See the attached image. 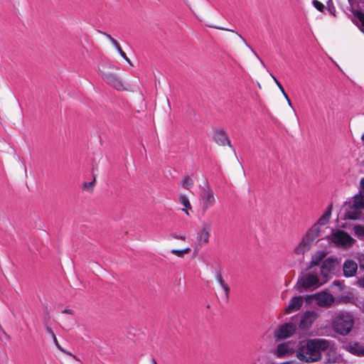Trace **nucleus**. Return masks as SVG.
<instances>
[{"mask_svg": "<svg viewBox=\"0 0 364 364\" xmlns=\"http://www.w3.org/2000/svg\"><path fill=\"white\" fill-rule=\"evenodd\" d=\"M350 352L357 355H364V346L359 342H354L350 345Z\"/></svg>", "mask_w": 364, "mask_h": 364, "instance_id": "nucleus-21", "label": "nucleus"}, {"mask_svg": "<svg viewBox=\"0 0 364 364\" xmlns=\"http://www.w3.org/2000/svg\"><path fill=\"white\" fill-rule=\"evenodd\" d=\"M355 234L358 237H364V227L361 225H355L354 227Z\"/></svg>", "mask_w": 364, "mask_h": 364, "instance_id": "nucleus-30", "label": "nucleus"}, {"mask_svg": "<svg viewBox=\"0 0 364 364\" xmlns=\"http://www.w3.org/2000/svg\"><path fill=\"white\" fill-rule=\"evenodd\" d=\"M183 251V254L185 255V254H187V253H189L191 252V249L189 247H186L183 250H181Z\"/></svg>", "mask_w": 364, "mask_h": 364, "instance_id": "nucleus-46", "label": "nucleus"}, {"mask_svg": "<svg viewBox=\"0 0 364 364\" xmlns=\"http://www.w3.org/2000/svg\"><path fill=\"white\" fill-rule=\"evenodd\" d=\"M326 255V252H324V251H318V252H316V253H314L312 255L311 258L314 260H315L316 262H317V263L319 264V262L324 259Z\"/></svg>", "mask_w": 364, "mask_h": 364, "instance_id": "nucleus-25", "label": "nucleus"}, {"mask_svg": "<svg viewBox=\"0 0 364 364\" xmlns=\"http://www.w3.org/2000/svg\"><path fill=\"white\" fill-rule=\"evenodd\" d=\"M208 26L210 27V28H217V29H219V30L228 31H231V32L235 33V31L234 30L230 29V28H226L220 27V26H212V25H210ZM236 34L244 41V43L246 44L247 46L250 47V46L247 43L245 39L240 34H239L237 32H236Z\"/></svg>", "mask_w": 364, "mask_h": 364, "instance_id": "nucleus-29", "label": "nucleus"}, {"mask_svg": "<svg viewBox=\"0 0 364 364\" xmlns=\"http://www.w3.org/2000/svg\"><path fill=\"white\" fill-rule=\"evenodd\" d=\"M348 204H350L351 209H364V195L356 194L353 197V200L348 202Z\"/></svg>", "mask_w": 364, "mask_h": 364, "instance_id": "nucleus-20", "label": "nucleus"}, {"mask_svg": "<svg viewBox=\"0 0 364 364\" xmlns=\"http://www.w3.org/2000/svg\"><path fill=\"white\" fill-rule=\"evenodd\" d=\"M316 316L317 314L314 311H306L304 314L299 316V327L303 330H308Z\"/></svg>", "mask_w": 364, "mask_h": 364, "instance_id": "nucleus-9", "label": "nucleus"}, {"mask_svg": "<svg viewBox=\"0 0 364 364\" xmlns=\"http://www.w3.org/2000/svg\"><path fill=\"white\" fill-rule=\"evenodd\" d=\"M180 203L187 209H191L192 206L190 203L188 198L185 195H181L179 197Z\"/></svg>", "mask_w": 364, "mask_h": 364, "instance_id": "nucleus-26", "label": "nucleus"}, {"mask_svg": "<svg viewBox=\"0 0 364 364\" xmlns=\"http://www.w3.org/2000/svg\"><path fill=\"white\" fill-rule=\"evenodd\" d=\"M361 139H362L363 141H364V134L362 135Z\"/></svg>", "mask_w": 364, "mask_h": 364, "instance_id": "nucleus-54", "label": "nucleus"}, {"mask_svg": "<svg viewBox=\"0 0 364 364\" xmlns=\"http://www.w3.org/2000/svg\"><path fill=\"white\" fill-rule=\"evenodd\" d=\"M215 203V198L214 197L213 191L209 186H208L206 189L203 190L202 195L201 204L203 212L205 213L208 209L210 207L214 205Z\"/></svg>", "mask_w": 364, "mask_h": 364, "instance_id": "nucleus-10", "label": "nucleus"}, {"mask_svg": "<svg viewBox=\"0 0 364 364\" xmlns=\"http://www.w3.org/2000/svg\"><path fill=\"white\" fill-rule=\"evenodd\" d=\"M181 186L186 190H190L193 186V181L189 176H186L181 182Z\"/></svg>", "mask_w": 364, "mask_h": 364, "instance_id": "nucleus-24", "label": "nucleus"}, {"mask_svg": "<svg viewBox=\"0 0 364 364\" xmlns=\"http://www.w3.org/2000/svg\"><path fill=\"white\" fill-rule=\"evenodd\" d=\"M326 9L330 14L336 16V8L334 6L333 0H328L326 2Z\"/></svg>", "mask_w": 364, "mask_h": 364, "instance_id": "nucleus-27", "label": "nucleus"}, {"mask_svg": "<svg viewBox=\"0 0 364 364\" xmlns=\"http://www.w3.org/2000/svg\"><path fill=\"white\" fill-rule=\"evenodd\" d=\"M220 287L223 288V289H224L225 288L228 287V285L224 282L223 284H222V285H220Z\"/></svg>", "mask_w": 364, "mask_h": 364, "instance_id": "nucleus-48", "label": "nucleus"}, {"mask_svg": "<svg viewBox=\"0 0 364 364\" xmlns=\"http://www.w3.org/2000/svg\"><path fill=\"white\" fill-rule=\"evenodd\" d=\"M287 102H288V104L291 107V100L289 98V97L287 96V98H286Z\"/></svg>", "mask_w": 364, "mask_h": 364, "instance_id": "nucleus-49", "label": "nucleus"}, {"mask_svg": "<svg viewBox=\"0 0 364 364\" xmlns=\"http://www.w3.org/2000/svg\"><path fill=\"white\" fill-rule=\"evenodd\" d=\"M223 290H224V291H225V296H226V299H227V301H228V299H229V293H230V287H228L225 288Z\"/></svg>", "mask_w": 364, "mask_h": 364, "instance_id": "nucleus-44", "label": "nucleus"}, {"mask_svg": "<svg viewBox=\"0 0 364 364\" xmlns=\"http://www.w3.org/2000/svg\"><path fill=\"white\" fill-rule=\"evenodd\" d=\"M152 364H157V363L154 358L152 359Z\"/></svg>", "mask_w": 364, "mask_h": 364, "instance_id": "nucleus-51", "label": "nucleus"}, {"mask_svg": "<svg viewBox=\"0 0 364 364\" xmlns=\"http://www.w3.org/2000/svg\"><path fill=\"white\" fill-rule=\"evenodd\" d=\"M171 236L177 240H186V237L183 235H178L176 232H173L171 234Z\"/></svg>", "mask_w": 364, "mask_h": 364, "instance_id": "nucleus-37", "label": "nucleus"}, {"mask_svg": "<svg viewBox=\"0 0 364 364\" xmlns=\"http://www.w3.org/2000/svg\"><path fill=\"white\" fill-rule=\"evenodd\" d=\"M171 252L173 255H176L178 257H184V255L183 254V251L181 250H175V249H173V250H171Z\"/></svg>", "mask_w": 364, "mask_h": 364, "instance_id": "nucleus-38", "label": "nucleus"}, {"mask_svg": "<svg viewBox=\"0 0 364 364\" xmlns=\"http://www.w3.org/2000/svg\"><path fill=\"white\" fill-rule=\"evenodd\" d=\"M109 68H115V69H118V68L114 66V65H109Z\"/></svg>", "mask_w": 364, "mask_h": 364, "instance_id": "nucleus-52", "label": "nucleus"}, {"mask_svg": "<svg viewBox=\"0 0 364 364\" xmlns=\"http://www.w3.org/2000/svg\"><path fill=\"white\" fill-rule=\"evenodd\" d=\"M353 325L354 317L350 312L340 311L332 316V328L339 335H348Z\"/></svg>", "mask_w": 364, "mask_h": 364, "instance_id": "nucleus-3", "label": "nucleus"}, {"mask_svg": "<svg viewBox=\"0 0 364 364\" xmlns=\"http://www.w3.org/2000/svg\"><path fill=\"white\" fill-rule=\"evenodd\" d=\"M355 297L351 293H348L346 295L338 296L336 298V302L338 304H354L355 301Z\"/></svg>", "mask_w": 364, "mask_h": 364, "instance_id": "nucleus-23", "label": "nucleus"}, {"mask_svg": "<svg viewBox=\"0 0 364 364\" xmlns=\"http://www.w3.org/2000/svg\"><path fill=\"white\" fill-rule=\"evenodd\" d=\"M316 304L320 306H331L335 301V297L326 291L316 292Z\"/></svg>", "mask_w": 364, "mask_h": 364, "instance_id": "nucleus-13", "label": "nucleus"}, {"mask_svg": "<svg viewBox=\"0 0 364 364\" xmlns=\"http://www.w3.org/2000/svg\"><path fill=\"white\" fill-rule=\"evenodd\" d=\"M271 76L274 79L275 83L278 86L279 89L281 90V92L283 94V95L284 96V97L287 98V94L286 93V92H285L282 85L281 84V82L272 74H271Z\"/></svg>", "mask_w": 364, "mask_h": 364, "instance_id": "nucleus-32", "label": "nucleus"}, {"mask_svg": "<svg viewBox=\"0 0 364 364\" xmlns=\"http://www.w3.org/2000/svg\"><path fill=\"white\" fill-rule=\"evenodd\" d=\"M362 213L360 209L350 208V204L345 210L344 220H358L360 218Z\"/></svg>", "mask_w": 364, "mask_h": 364, "instance_id": "nucleus-18", "label": "nucleus"}, {"mask_svg": "<svg viewBox=\"0 0 364 364\" xmlns=\"http://www.w3.org/2000/svg\"><path fill=\"white\" fill-rule=\"evenodd\" d=\"M314 300L316 301V293L311 295H306L305 297V301L307 304H311Z\"/></svg>", "mask_w": 364, "mask_h": 364, "instance_id": "nucleus-34", "label": "nucleus"}, {"mask_svg": "<svg viewBox=\"0 0 364 364\" xmlns=\"http://www.w3.org/2000/svg\"><path fill=\"white\" fill-rule=\"evenodd\" d=\"M329 342L325 339H310L305 345L299 348L296 356L299 360L305 363L318 361L321 358V351L327 350Z\"/></svg>", "mask_w": 364, "mask_h": 364, "instance_id": "nucleus-1", "label": "nucleus"}, {"mask_svg": "<svg viewBox=\"0 0 364 364\" xmlns=\"http://www.w3.org/2000/svg\"><path fill=\"white\" fill-rule=\"evenodd\" d=\"M106 67L107 65L103 63L99 68V73L102 79L114 89L117 90H124L122 80L115 74L106 71Z\"/></svg>", "mask_w": 364, "mask_h": 364, "instance_id": "nucleus-6", "label": "nucleus"}, {"mask_svg": "<svg viewBox=\"0 0 364 364\" xmlns=\"http://www.w3.org/2000/svg\"><path fill=\"white\" fill-rule=\"evenodd\" d=\"M62 313L73 315L74 314V311L70 309H65L64 310L62 311Z\"/></svg>", "mask_w": 364, "mask_h": 364, "instance_id": "nucleus-42", "label": "nucleus"}, {"mask_svg": "<svg viewBox=\"0 0 364 364\" xmlns=\"http://www.w3.org/2000/svg\"><path fill=\"white\" fill-rule=\"evenodd\" d=\"M327 239L338 247L348 248L355 242V240L347 232L338 229H333L331 234L327 236Z\"/></svg>", "mask_w": 364, "mask_h": 364, "instance_id": "nucleus-4", "label": "nucleus"}, {"mask_svg": "<svg viewBox=\"0 0 364 364\" xmlns=\"http://www.w3.org/2000/svg\"><path fill=\"white\" fill-rule=\"evenodd\" d=\"M337 264V259L333 257H329L324 259L320 267L321 275L326 277L329 273L336 269Z\"/></svg>", "mask_w": 364, "mask_h": 364, "instance_id": "nucleus-12", "label": "nucleus"}, {"mask_svg": "<svg viewBox=\"0 0 364 364\" xmlns=\"http://www.w3.org/2000/svg\"><path fill=\"white\" fill-rule=\"evenodd\" d=\"M304 301L301 296H295L292 297L289 303V305L285 309V314H291L294 311H298L303 305Z\"/></svg>", "mask_w": 364, "mask_h": 364, "instance_id": "nucleus-14", "label": "nucleus"}, {"mask_svg": "<svg viewBox=\"0 0 364 364\" xmlns=\"http://www.w3.org/2000/svg\"><path fill=\"white\" fill-rule=\"evenodd\" d=\"M312 4L319 11L323 12L325 6L318 0H313Z\"/></svg>", "mask_w": 364, "mask_h": 364, "instance_id": "nucleus-31", "label": "nucleus"}, {"mask_svg": "<svg viewBox=\"0 0 364 364\" xmlns=\"http://www.w3.org/2000/svg\"><path fill=\"white\" fill-rule=\"evenodd\" d=\"M46 332L51 336L54 344L60 351H62L68 355H72V354L70 352H67L65 350H64L61 347V346L59 344V343L57 340V338H56L55 334L54 333L53 329L50 326H48L47 324H46Z\"/></svg>", "mask_w": 364, "mask_h": 364, "instance_id": "nucleus-22", "label": "nucleus"}, {"mask_svg": "<svg viewBox=\"0 0 364 364\" xmlns=\"http://www.w3.org/2000/svg\"><path fill=\"white\" fill-rule=\"evenodd\" d=\"M331 286L338 287V290L340 291L343 290L345 288L343 282L341 280L333 281Z\"/></svg>", "mask_w": 364, "mask_h": 364, "instance_id": "nucleus-33", "label": "nucleus"}, {"mask_svg": "<svg viewBox=\"0 0 364 364\" xmlns=\"http://www.w3.org/2000/svg\"><path fill=\"white\" fill-rule=\"evenodd\" d=\"M211 228V223L205 224L203 227L200 230L197 235V240L200 245H204L208 242L210 233L209 231Z\"/></svg>", "mask_w": 364, "mask_h": 364, "instance_id": "nucleus-16", "label": "nucleus"}, {"mask_svg": "<svg viewBox=\"0 0 364 364\" xmlns=\"http://www.w3.org/2000/svg\"><path fill=\"white\" fill-rule=\"evenodd\" d=\"M358 285L364 288V276L358 279Z\"/></svg>", "mask_w": 364, "mask_h": 364, "instance_id": "nucleus-43", "label": "nucleus"}, {"mask_svg": "<svg viewBox=\"0 0 364 364\" xmlns=\"http://www.w3.org/2000/svg\"><path fill=\"white\" fill-rule=\"evenodd\" d=\"M358 269V264L351 259H346L343 265V275L346 277H350L355 275Z\"/></svg>", "mask_w": 364, "mask_h": 364, "instance_id": "nucleus-15", "label": "nucleus"}, {"mask_svg": "<svg viewBox=\"0 0 364 364\" xmlns=\"http://www.w3.org/2000/svg\"><path fill=\"white\" fill-rule=\"evenodd\" d=\"M348 2L350 5L349 11L353 14L350 16V20L360 31L364 32V0L360 1L356 8L351 5V0H348Z\"/></svg>", "mask_w": 364, "mask_h": 364, "instance_id": "nucleus-5", "label": "nucleus"}, {"mask_svg": "<svg viewBox=\"0 0 364 364\" xmlns=\"http://www.w3.org/2000/svg\"><path fill=\"white\" fill-rule=\"evenodd\" d=\"M360 186L361 190L364 191V178L360 180Z\"/></svg>", "mask_w": 364, "mask_h": 364, "instance_id": "nucleus-45", "label": "nucleus"}, {"mask_svg": "<svg viewBox=\"0 0 364 364\" xmlns=\"http://www.w3.org/2000/svg\"><path fill=\"white\" fill-rule=\"evenodd\" d=\"M298 317H299V315H295V316H293L291 317V319H292V320H294L295 318H296V319H297V318H298Z\"/></svg>", "mask_w": 364, "mask_h": 364, "instance_id": "nucleus-50", "label": "nucleus"}, {"mask_svg": "<svg viewBox=\"0 0 364 364\" xmlns=\"http://www.w3.org/2000/svg\"><path fill=\"white\" fill-rule=\"evenodd\" d=\"M213 138L214 141L220 146L228 145L230 147H232L229 136L223 129H215Z\"/></svg>", "mask_w": 364, "mask_h": 364, "instance_id": "nucleus-11", "label": "nucleus"}, {"mask_svg": "<svg viewBox=\"0 0 364 364\" xmlns=\"http://www.w3.org/2000/svg\"><path fill=\"white\" fill-rule=\"evenodd\" d=\"M318 264V263H317V262H316L315 260H314L311 258V260L310 261V262H309V265H308V267H307L306 270V271L309 270L310 269H311L312 267H315V266H316Z\"/></svg>", "mask_w": 364, "mask_h": 364, "instance_id": "nucleus-39", "label": "nucleus"}, {"mask_svg": "<svg viewBox=\"0 0 364 364\" xmlns=\"http://www.w3.org/2000/svg\"><path fill=\"white\" fill-rule=\"evenodd\" d=\"M96 183V176L93 174V180L90 182H84L82 188L84 190H92L93 186Z\"/></svg>", "mask_w": 364, "mask_h": 364, "instance_id": "nucleus-28", "label": "nucleus"}, {"mask_svg": "<svg viewBox=\"0 0 364 364\" xmlns=\"http://www.w3.org/2000/svg\"><path fill=\"white\" fill-rule=\"evenodd\" d=\"M296 330L295 323L289 322L279 326L274 335L277 341L283 340L291 336Z\"/></svg>", "mask_w": 364, "mask_h": 364, "instance_id": "nucleus-8", "label": "nucleus"}, {"mask_svg": "<svg viewBox=\"0 0 364 364\" xmlns=\"http://www.w3.org/2000/svg\"><path fill=\"white\" fill-rule=\"evenodd\" d=\"M318 282L319 279L316 274H306L299 277L294 288L299 292H302L303 289H307L308 288L316 286Z\"/></svg>", "mask_w": 364, "mask_h": 364, "instance_id": "nucleus-7", "label": "nucleus"}, {"mask_svg": "<svg viewBox=\"0 0 364 364\" xmlns=\"http://www.w3.org/2000/svg\"><path fill=\"white\" fill-rule=\"evenodd\" d=\"M102 34H104L113 44V46L116 48L119 55L131 65H133L130 61V60L127 58L126 53L123 51V50L121 48V46L118 43L117 40H115L114 38L112 37L111 35H109L107 33L105 32H101Z\"/></svg>", "mask_w": 364, "mask_h": 364, "instance_id": "nucleus-19", "label": "nucleus"}, {"mask_svg": "<svg viewBox=\"0 0 364 364\" xmlns=\"http://www.w3.org/2000/svg\"><path fill=\"white\" fill-rule=\"evenodd\" d=\"M358 260L360 269H364V253L359 255Z\"/></svg>", "mask_w": 364, "mask_h": 364, "instance_id": "nucleus-35", "label": "nucleus"}, {"mask_svg": "<svg viewBox=\"0 0 364 364\" xmlns=\"http://www.w3.org/2000/svg\"><path fill=\"white\" fill-rule=\"evenodd\" d=\"M251 50L254 52L255 55L257 56V58L260 60V62L263 64V61L261 60V58L259 57L257 53H255L252 48Z\"/></svg>", "mask_w": 364, "mask_h": 364, "instance_id": "nucleus-47", "label": "nucleus"}, {"mask_svg": "<svg viewBox=\"0 0 364 364\" xmlns=\"http://www.w3.org/2000/svg\"><path fill=\"white\" fill-rule=\"evenodd\" d=\"M332 208H333V205L330 204L328 206V208H326V211L324 212V214H326V215H328V216L331 217V211H332Z\"/></svg>", "mask_w": 364, "mask_h": 364, "instance_id": "nucleus-41", "label": "nucleus"}, {"mask_svg": "<svg viewBox=\"0 0 364 364\" xmlns=\"http://www.w3.org/2000/svg\"><path fill=\"white\" fill-rule=\"evenodd\" d=\"M183 211H184L187 215H188V210H186V209H183Z\"/></svg>", "mask_w": 364, "mask_h": 364, "instance_id": "nucleus-53", "label": "nucleus"}, {"mask_svg": "<svg viewBox=\"0 0 364 364\" xmlns=\"http://www.w3.org/2000/svg\"><path fill=\"white\" fill-rule=\"evenodd\" d=\"M318 264V263H317V262H316L315 260H314L311 258V260L310 261V262H309V265H308V267H307L306 270V271L309 270L310 269H311L312 267H315V266H316Z\"/></svg>", "mask_w": 364, "mask_h": 364, "instance_id": "nucleus-40", "label": "nucleus"}, {"mask_svg": "<svg viewBox=\"0 0 364 364\" xmlns=\"http://www.w3.org/2000/svg\"><path fill=\"white\" fill-rule=\"evenodd\" d=\"M294 353V350L290 347V343L287 342L279 344L276 350V355L278 358H283Z\"/></svg>", "mask_w": 364, "mask_h": 364, "instance_id": "nucleus-17", "label": "nucleus"}, {"mask_svg": "<svg viewBox=\"0 0 364 364\" xmlns=\"http://www.w3.org/2000/svg\"><path fill=\"white\" fill-rule=\"evenodd\" d=\"M216 280L220 284V285H222V284L225 282L220 270H216Z\"/></svg>", "mask_w": 364, "mask_h": 364, "instance_id": "nucleus-36", "label": "nucleus"}, {"mask_svg": "<svg viewBox=\"0 0 364 364\" xmlns=\"http://www.w3.org/2000/svg\"><path fill=\"white\" fill-rule=\"evenodd\" d=\"M330 218V216L326 215L323 213L318 218V221L308 230L301 242L294 250V252L296 255H304L311 249L312 242L319 236L321 232L320 225L327 224Z\"/></svg>", "mask_w": 364, "mask_h": 364, "instance_id": "nucleus-2", "label": "nucleus"}]
</instances>
